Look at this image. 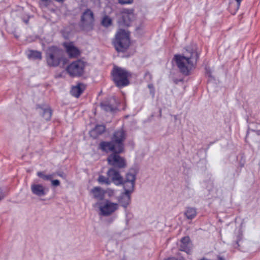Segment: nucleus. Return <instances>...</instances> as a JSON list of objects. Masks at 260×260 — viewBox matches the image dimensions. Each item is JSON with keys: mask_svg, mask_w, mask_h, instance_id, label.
<instances>
[{"mask_svg": "<svg viewBox=\"0 0 260 260\" xmlns=\"http://www.w3.org/2000/svg\"><path fill=\"white\" fill-rule=\"evenodd\" d=\"M147 74H149V73H146V75H147Z\"/></svg>", "mask_w": 260, "mask_h": 260, "instance_id": "39", "label": "nucleus"}, {"mask_svg": "<svg viewBox=\"0 0 260 260\" xmlns=\"http://www.w3.org/2000/svg\"><path fill=\"white\" fill-rule=\"evenodd\" d=\"M36 108L41 110L40 114L46 121L50 120L52 113L50 107L48 105L38 104Z\"/></svg>", "mask_w": 260, "mask_h": 260, "instance_id": "15", "label": "nucleus"}, {"mask_svg": "<svg viewBox=\"0 0 260 260\" xmlns=\"http://www.w3.org/2000/svg\"><path fill=\"white\" fill-rule=\"evenodd\" d=\"M28 59L32 60H41L42 59V54L40 51L35 50H29L27 54Z\"/></svg>", "mask_w": 260, "mask_h": 260, "instance_id": "23", "label": "nucleus"}, {"mask_svg": "<svg viewBox=\"0 0 260 260\" xmlns=\"http://www.w3.org/2000/svg\"><path fill=\"white\" fill-rule=\"evenodd\" d=\"M112 43L117 52L126 51L131 44L129 32L122 29H119Z\"/></svg>", "mask_w": 260, "mask_h": 260, "instance_id": "4", "label": "nucleus"}, {"mask_svg": "<svg viewBox=\"0 0 260 260\" xmlns=\"http://www.w3.org/2000/svg\"><path fill=\"white\" fill-rule=\"evenodd\" d=\"M66 53L70 58H75L79 57L81 52L73 42H70L66 43Z\"/></svg>", "mask_w": 260, "mask_h": 260, "instance_id": "13", "label": "nucleus"}, {"mask_svg": "<svg viewBox=\"0 0 260 260\" xmlns=\"http://www.w3.org/2000/svg\"><path fill=\"white\" fill-rule=\"evenodd\" d=\"M119 169L110 168L107 172V175L110 178L111 182L116 185H122L123 183V178L121 175Z\"/></svg>", "mask_w": 260, "mask_h": 260, "instance_id": "9", "label": "nucleus"}, {"mask_svg": "<svg viewBox=\"0 0 260 260\" xmlns=\"http://www.w3.org/2000/svg\"><path fill=\"white\" fill-rule=\"evenodd\" d=\"M61 45L64 47V48H65V45H66L65 41L62 42Z\"/></svg>", "mask_w": 260, "mask_h": 260, "instance_id": "36", "label": "nucleus"}, {"mask_svg": "<svg viewBox=\"0 0 260 260\" xmlns=\"http://www.w3.org/2000/svg\"><path fill=\"white\" fill-rule=\"evenodd\" d=\"M110 152L112 153L107 157V161L109 165L112 166V168L119 169L126 168L125 159L119 155L122 152H117L115 151H109Z\"/></svg>", "mask_w": 260, "mask_h": 260, "instance_id": "7", "label": "nucleus"}, {"mask_svg": "<svg viewBox=\"0 0 260 260\" xmlns=\"http://www.w3.org/2000/svg\"><path fill=\"white\" fill-rule=\"evenodd\" d=\"M6 195L5 194H1L0 195V201L4 198Z\"/></svg>", "mask_w": 260, "mask_h": 260, "instance_id": "35", "label": "nucleus"}, {"mask_svg": "<svg viewBox=\"0 0 260 260\" xmlns=\"http://www.w3.org/2000/svg\"><path fill=\"white\" fill-rule=\"evenodd\" d=\"M50 181L51 182V185L53 187H56L60 185V181L58 179H53L52 178Z\"/></svg>", "mask_w": 260, "mask_h": 260, "instance_id": "28", "label": "nucleus"}, {"mask_svg": "<svg viewBox=\"0 0 260 260\" xmlns=\"http://www.w3.org/2000/svg\"><path fill=\"white\" fill-rule=\"evenodd\" d=\"M41 1L43 2L46 7L49 6L51 3V0H41Z\"/></svg>", "mask_w": 260, "mask_h": 260, "instance_id": "32", "label": "nucleus"}, {"mask_svg": "<svg viewBox=\"0 0 260 260\" xmlns=\"http://www.w3.org/2000/svg\"><path fill=\"white\" fill-rule=\"evenodd\" d=\"M192 248V244L189 237H184L180 241L179 250L189 254Z\"/></svg>", "mask_w": 260, "mask_h": 260, "instance_id": "16", "label": "nucleus"}, {"mask_svg": "<svg viewBox=\"0 0 260 260\" xmlns=\"http://www.w3.org/2000/svg\"><path fill=\"white\" fill-rule=\"evenodd\" d=\"M148 87L150 89V93L153 95L154 94V89L153 85L151 84H148Z\"/></svg>", "mask_w": 260, "mask_h": 260, "instance_id": "31", "label": "nucleus"}, {"mask_svg": "<svg viewBox=\"0 0 260 260\" xmlns=\"http://www.w3.org/2000/svg\"><path fill=\"white\" fill-rule=\"evenodd\" d=\"M126 139V134L123 129L115 131L109 142L103 141L100 144V148L106 153L109 151L123 152L124 150V142Z\"/></svg>", "mask_w": 260, "mask_h": 260, "instance_id": "2", "label": "nucleus"}, {"mask_svg": "<svg viewBox=\"0 0 260 260\" xmlns=\"http://www.w3.org/2000/svg\"><path fill=\"white\" fill-rule=\"evenodd\" d=\"M85 89V85L79 83L76 86H73L70 90V93L72 95L78 98L84 91Z\"/></svg>", "mask_w": 260, "mask_h": 260, "instance_id": "20", "label": "nucleus"}, {"mask_svg": "<svg viewBox=\"0 0 260 260\" xmlns=\"http://www.w3.org/2000/svg\"><path fill=\"white\" fill-rule=\"evenodd\" d=\"M37 176L44 180L50 181L54 177L53 174L46 175L44 172L39 171L37 172Z\"/></svg>", "mask_w": 260, "mask_h": 260, "instance_id": "25", "label": "nucleus"}, {"mask_svg": "<svg viewBox=\"0 0 260 260\" xmlns=\"http://www.w3.org/2000/svg\"><path fill=\"white\" fill-rule=\"evenodd\" d=\"M102 24L107 27L112 24V19L109 16H105L102 20Z\"/></svg>", "mask_w": 260, "mask_h": 260, "instance_id": "27", "label": "nucleus"}, {"mask_svg": "<svg viewBox=\"0 0 260 260\" xmlns=\"http://www.w3.org/2000/svg\"><path fill=\"white\" fill-rule=\"evenodd\" d=\"M186 217L188 219H192L197 215V211L195 208L188 207L184 213Z\"/></svg>", "mask_w": 260, "mask_h": 260, "instance_id": "24", "label": "nucleus"}, {"mask_svg": "<svg viewBox=\"0 0 260 260\" xmlns=\"http://www.w3.org/2000/svg\"><path fill=\"white\" fill-rule=\"evenodd\" d=\"M242 0H229V11L234 15L238 10L240 3Z\"/></svg>", "mask_w": 260, "mask_h": 260, "instance_id": "21", "label": "nucleus"}, {"mask_svg": "<svg viewBox=\"0 0 260 260\" xmlns=\"http://www.w3.org/2000/svg\"><path fill=\"white\" fill-rule=\"evenodd\" d=\"M136 173L134 169H131L126 174L125 179H123V185L124 192L132 193L135 188Z\"/></svg>", "mask_w": 260, "mask_h": 260, "instance_id": "8", "label": "nucleus"}, {"mask_svg": "<svg viewBox=\"0 0 260 260\" xmlns=\"http://www.w3.org/2000/svg\"><path fill=\"white\" fill-rule=\"evenodd\" d=\"M134 0H118V3L121 5L131 4Z\"/></svg>", "mask_w": 260, "mask_h": 260, "instance_id": "29", "label": "nucleus"}, {"mask_svg": "<svg viewBox=\"0 0 260 260\" xmlns=\"http://www.w3.org/2000/svg\"><path fill=\"white\" fill-rule=\"evenodd\" d=\"M45 57L49 67H57L61 63L65 65V51L57 46L48 47L45 52Z\"/></svg>", "mask_w": 260, "mask_h": 260, "instance_id": "3", "label": "nucleus"}, {"mask_svg": "<svg viewBox=\"0 0 260 260\" xmlns=\"http://www.w3.org/2000/svg\"><path fill=\"white\" fill-rule=\"evenodd\" d=\"M118 204L106 200L104 205L100 207L101 213L104 216H109L118 209Z\"/></svg>", "mask_w": 260, "mask_h": 260, "instance_id": "11", "label": "nucleus"}, {"mask_svg": "<svg viewBox=\"0 0 260 260\" xmlns=\"http://www.w3.org/2000/svg\"><path fill=\"white\" fill-rule=\"evenodd\" d=\"M30 188L32 193L38 197H43L46 194L44 187L41 184L33 183Z\"/></svg>", "mask_w": 260, "mask_h": 260, "instance_id": "18", "label": "nucleus"}, {"mask_svg": "<svg viewBox=\"0 0 260 260\" xmlns=\"http://www.w3.org/2000/svg\"><path fill=\"white\" fill-rule=\"evenodd\" d=\"M112 80L116 86L121 88L129 84L128 78L131 73L124 69L114 67L111 72Z\"/></svg>", "mask_w": 260, "mask_h": 260, "instance_id": "5", "label": "nucleus"}, {"mask_svg": "<svg viewBox=\"0 0 260 260\" xmlns=\"http://www.w3.org/2000/svg\"><path fill=\"white\" fill-rule=\"evenodd\" d=\"M131 194L126 192L121 193L118 198L119 204L124 208H126L131 202Z\"/></svg>", "mask_w": 260, "mask_h": 260, "instance_id": "17", "label": "nucleus"}, {"mask_svg": "<svg viewBox=\"0 0 260 260\" xmlns=\"http://www.w3.org/2000/svg\"><path fill=\"white\" fill-rule=\"evenodd\" d=\"M64 71L65 70H63L62 72L59 73H56L54 76L55 78L56 79H58V78H60L63 77V74Z\"/></svg>", "mask_w": 260, "mask_h": 260, "instance_id": "30", "label": "nucleus"}, {"mask_svg": "<svg viewBox=\"0 0 260 260\" xmlns=\"http://www.w3.org/2000/svg\"><path fill=\"white\" fill-rule=\"evenodd\" d=\"M105 131V127L103 125H98L90 132V135L94 139L102 134Z\"/></svg>", "mask_w": 260, "mask_h": 260, "instance_id": "22", "label": "nucleus"}, {"mask_svg": "<svg viewBox=\"0 0 260 260\" xmlns=\"http://www.w3.org/2000/svg\"><path fill=\"white\" fill-rule=\"evenodd\" d=\"M117 102L115 98H110L101 103L102 109L106 112H113L117 109Z\"/></svg>", "mask_w": 260, "mask_h": 260, "instance_id": "12", "label": "nucleus"}, {"mask_svg": "<svg viewBox=\"0 0 260 260\" xmlns=\"http://www.w3.org/2000/svg\"><path fill=\"white\" fill-rule=\"evenodd\" d=\"M86 64V62L81 59H77L66 67V72L72 77H82L85 74Z\"/></svg>", "mask_w": 260, "mask_h": 260, "instance_id": "6", "label": "nucleus"}, {"mask_svg": "<svg viewBox=\"0 0 260 260\" xmlns=\"http://www.w3.org/2000/svg\"><path fill=\"white\" fill-rule=\"evenodd\" d=\"M61 33L62 34V37L65 38V29H62L61 30Z\"/></svg>", "mask_w": 260, "mask_h": 260, "instance_id": "33", "label": "nucleus"}, {"mask_svg": "<svg viewBox=\"0 0 260 260\" xmlns=\"http://www.w3.org/2000/svg\"><path fill=\"white\" fill-rule=\"evenodd\" d=\"M256 133L258 135H260V131H256Z\"/></svg>", "mask_w": 260, "mask_h": 260, "instance_id": "37", "label": "nucleus"}, {"mask_svg": "<svg viewBox=\"0 0 260 260\" xmlns=\"http://www.w3.org/2000/svg\"><path fill=\"white\" fill-rule=\"evenodd\" d=\"M121 260H125V259H121Z\"/></svg>", "mask_w": 260, "mask_h": 260, "instance_id": "40", "label": "nucleus"}, {"mask_svg": "<svg viewBox=\"0 0 260 260\" xmlns=\"http://www.w3.org/2000/svg\"><path fill=\"white\" fill-rule=\"evenodd\" d=\"M199 53L196 45H191L185 48L182 54H176L174 59L180 72L184 75H188L191 70L196 67Z\"/></svg>", "mask_w": 260, "mask_h": 260, "instance_id": "1", "label": "nucleus"}, {"mask_svg": "<svg viewBox=\"0 0 260 260\" xmlns=\"http://www.w3.org/2000/svg\"><path fill=\"white\" fill-rule=\"evenodd\" d=\"M98 182L101 184H105L107 185H110L111 184V181L109 177H106L103 175H100L98 179Z\"/></svg>", "mask_w": 260, "mask_h": 260, "instance_id": "26", "label": "nucleus"}, {"mask_svg": "<svg viewBox=\"0 0 260 260\" xmlns=\"http://www.w3.org/2000/svg\"><path fill=\"white\" fill-rule=\"evenodd\" d=\"M23 21L25 24H28L29 22V18H24Z\"/></svg>", "mask_w": 260, "mask_h": 260, "instance_id": "34", "label": "nucleus"}, {"mask_svg": "<svg viewBox=\"0 0 260 260\" xmlns=\"http://www.w3.org/2000/svg\"><path fill=\"white\" fill-rule=\"evenodd\" d=\"M133 18V10L124 9L117 22L120 26H129Z\"/></svg>", "mask_w": 260, "mask_h": 260, "instance_id": "10", "label": "nucleus"}, {"mask_svg": "<svg viewBox=\"0 0 260 260\" xmlns=\"http://www.w3.org/2000/svg\"><path fill=\"white\" fill-rule=\"evenodd\" d=\"M236 245H237V246H239V245H238V241H236Z\"/></svg>", "mask_w": 260, "mask_h": 260, "instance_id": "38", "label": "nucleus"}, {"mask_svg": "<svg viewBox=\"0 0 260 260\" xmlns=\"http://www.w3.org/2000/svg\"><path fill=\"white\" fill-rule=\"evenodd\" d=\"M93 197L98 200H104L106 191L100 187H94L90 191Z\"/></svg>", "mask_w": 260, "mask_h": 260, "instance_id": "19", "label": "nucleus"}, {"mask_svg": "<svg viewBox=\"0 0 260 260\" xmlns=\"http://www.w3.org/2000/svg\"><path fill=\"white\" fill-rule=\"evenodd\" d=\"M94 21L93 12L89 9L83 13L81 17V23L83 27L90 26Z\"/></svg>", "mask_w": 260, "mask_h": 260, "instance_id": "14", "label": "nucleus"}]
</instances>
